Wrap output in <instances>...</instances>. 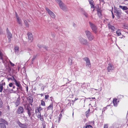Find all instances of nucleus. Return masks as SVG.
I'll list each match as a JSON object with an SVG mask.
<instances>
[{
	"instance_id": "f257e3e1",
	"label": "nucleus",
	"mask_w": 128,
	"mask_h": 128,
	"mask_svg": "<svg viewBox=\"0 0 128 128\" xmlns=\"http://www.w3.org/2000/svg\"><path fill=\"white\" fill-rule=\"evenodd\" d=\"M85 32L87 38L90 41L92 40L94 38L93 34L90 31L88 30L85 31Z\"/></svg>"
},
{
	"instance_id": "f03ea898",
	"label": "nucleus",
	"mask_w": 128,
	"mask_h": 128,
	"mask_svg": "<svg viewBox=\"0 0 128 128\" xmlns=\"http://www.w3.org/2000/svg\"><path fill=\"white\" fill-rule=\"evenodd\" d=\"M89 23L90 26L93 31L95 33H96L97 31L96 26L94 24H93L90 22H89Z\"/></svg>"
},
{
	"instance_id": "7ed1b4c3",
	"label": "nucleus",
	"mask_w": 128,
	"mask_h": 128,
	"mask_svg": "<svg viewBox=\"0 0 128 128\" xmlns=\"http://www.w3.org/2000/svg\"><path fill=\"white\" fill-rule=\"evenodd\" d=\"M83 60L86 62V65L87 67L90 68L91 67L90 60L88 57H85L83 58Z\"/></svg>"
},
{
	"instance_id": "20e7f679",
	"label": "nucleus",
	"mask_w": 128,
	"mask_h": 128,
	"mask_svg": "<svg viewBox=\"0 0 128 128\" xmlns=\"http://www.w3.org/2000/svg\"><path fill=\"white\" fill-rule=\"evenodd\" d=\"M26 110H27V112L28 114V115L29 116V117L31 119L32 118V116H31V114L32 113H33L32 114V116H33L34 114V112H31V111L32 110V108L30 107L28 108L27 107L26 108Z\"/></svg>"
},
{
	"instance_id": "39448f33",
	"label": "nucleus",
	"mask_w": 128,
	"mask_h": 128,
	"mask_svg": "<svg viewBox=\"0 0 128 128\" xmlns=\"http://www.w3.org/2000/svg\"><path fill=\"white\" fill-rule=\"evenodd\" d=\"M59 6L60 8L63 11H66L68 10V9L66 6L62 2L60 3Z\"/></svg>"
},
{
	"instance_id": "423d86ee",
	"label": "nucleus",
	"mask_w": 128,
	"mask_h": 128,
	"mask_svg": "<svg viewBox=\"0 0 128 128\" xmlns=\"http://www.w3.org/2000/svg\"><path fill=\"white\" fill-rule=\"evenodd\" d=\"M80 42L82 44L86 45L88 42L87 40L81 37H79L78 38Z\"/></svg>"
},
{
	"instance_id": "0eeeda50",
	"label": "nucleus",
	"mask_w": 128,
	"mask_h": 128,
	"mask_svg": "<svg viewBox=\"0 0 128 128\" xmlns=\"http://www.w3.org/2000/svg\"><path fill=\"white\" fill-rule=\"evenodd\" d=\"M46 8V11L50 16L52 18H55L56 16L48 8Z\"/></svg>"
},
{
	"instance_id": "6e6552de",
	"label": "nucleus",
	"mask_w": 128,
	"mask_h": 128,
	"mask_svg": "<svg viewBox=\"0 0 128 128\" xmlns=\"http://www.w3.org/2000/svg\"><path fill=\"white\" fill-rule=\"evenodd\" d=\"M6 32L8 42H10L11 40V38H12V35L10 32L8 28L6 29Z\"/></svg>"
},
{
	"instance_id": "1a4fd4ad",
	"label": "nucleus",
	"mask_w": 128,
	"mask_h": 128,
	"mask_svg": "<svg viewBox=\"0 0 128 128\" xmlns=\"http://www.w3.org/2000/svg\"><path fill=\"white\" fill-rule=\"evenodd\" d=\"M24 112V109L21 106H19L16 111V112L18 114L22 113Z\"/></svg>"
},
{
	"instance_id": "9d476101",
	"label": "nucleus",
	"mask_w": 128,
	"mask_h": 128,
	"mask_svg": "<svg viewBox=\"0 0 128 128\" xmlns=\"http://www.w3.org/2000/svg\"><path fill=\"white\" fill-rule=\"evenodd\" d=\"M11 73L8 76L7 79L8 81L11 80L12 81H14V82L15 80H16L14 78V76L12 75V74L13 72H10Z\"/></svg>"
},
{
	"instance_id": "9b49d317",
	"label": "nucleus",
	"mask_w": 128,
	"mask_h": 128,
	"mask_svg": "<svg viewBox=\"0 0 128 128\" xmlns=\"http://www.w3.org/2000/svg\"><path fill=\"white\" fill-rule=\"evenodd\" d=\"M14 82H15L16 85L18 86L17 90L21 89L22 88V86L20 84V82L19 81H18L16 80H15Z\"/></svg>"
},
{
	"instance_id": "f8f14e48",
	"label": "nucleus",
	"mask_w": 128,
	"mask_h": 128,
	"mask_svg": "<svg viewBox=\"0 0 128 128\" xmlns=\"http://www.w3.org/2000/svg\"><path fill=\"white\" fill-rule=\"evenodd\" d=\"M114 12L116 14L117 16L119 18L122 12L120 10H116L114 9Z\"/></svg>"
},
{
	"instance_id": "ddd939ff",
	"label": "nucleus",
	"mask_w": 128,
	"mask_h": 128,
	"mask_svg": "<svg viewBox=\"0 0 128 128\" xmlns=\"http://www.w3.org/2000/svg\"><path fill=\"white\" fill-rule=\"evenodd\" d=\"M28 37V39L30 42H32L33 40V38L32 33L28 32L27 34Z\"/></svg>"
},
{
	"instance_id": "4468645a",
	"label": "nucleus",
	"mask_w": 128,
	"mask_h": 128,
	"mask_svg": "<svg viewBox=\"0 0 128 128\" xmlns=\"http://www.w3.org/2000/svg\"><path fill=\"white\" fill-rule=\"evenodd\" d=\"M97 12V14L99 18H101L102 17V10L100 8H98L96 10Z\"/></svg>"
},
{
	"instance_id": "2eb2a0df",
	"label": "nucleus",
	"mask_w": 128,
	"mask_h": 128,
	"mask_svg": "<svg viewBox=\"0 0 128 128\" xmlns=\"http://www.w3.org/2000/svg\"><path fill=\"white\" fill-rule=\"evenodd\" d=\"M119 102L118 100L116 98H114L112 100V102L114 106H117Z\"/></svg>"
},
{
	"instance_id": "dca6fc26",
	"label": "nucleus",
	"mask_w": 128,
	"mask_h": 128,
	"mask_svg": "<svg viewBox=\"0 0 128 128\" xmlns=\"http://www.w3.org/2000/svg\"><path fill=\"white\" fill-rule=\"evenodd\" d=\"M108 67V72H110L112 70L114 69V68L112 65L110 64H109Z\"/></svg>"
},
{
	"instance_id": "f3484780",
	"label": "nucleus",
	"mask_w": 128,
	"mask_h": 128,
	"mask_svg": "<svg viewBox=\"0 0 128 128\" xmlns=\"http://www.w3.org/2000/svg\"><path fill=\"white\" fill-rule=\"evenodd\" d=\"M42 110V108L40 106L35 108V112H41V111Z\"/></svg>"
},
{
	"instance_id": "a211bd4d",
	"label": "nucleus",
	"mask_w": 128,
	"mask_h": 128,
	"mask_svg": "<svg viewBox=\"0 0 128 128\" xmlns=\"http://www.w3.org/2000/svg\"><path fill=\"white\" fill-rule=\"evenodd\" d=\"M88 0L90 4V5L91 8H95L94 1L92 0Z\"/></svg>"
},
{
	"instance_id": "6ab92c4d",
	"label": "nucleus",
	"mask_w": 128,
	"mask_h": 128,
	"mask_svg": "<svg viewBox=\"0 0 128 128\" xmlns=\"http://www.w3.org/2000/svg\"><path fill=\"white\" fill-rule=\"evenodd\" d=\"M18 124L19 126L22 128H27V126L25 124H22L19 122Z\"/></svg>"
},
{
	"instance_id": "aec40b11",
	"label": "nucleus",
	"mask_w": 128,
	"mask_h": 128,
	"mask_svg": "<svg viewBox=\"0 0 128 128\" xmlns=\"http://www.w3.org/2000/svg\"><path fill=\"white\" fill-rule=\"evenodd\" d=\"M108 26L109 28V29H110L111 30H112V31H114L115 28L114 26L110 24H108Z\"/></svg>"
},
{
	"instance_id": "412c9836",
	"label": "nucleus",
	"mask_w": 128,
	"mask_h": 128,
	"mask_svg": "<svg viewBox=\"0 0 128 128\" xmlns=\"http://www.w3.org/2000/svg\"><path fill=\"white\" fill-rule=\"evenodd\" d=\"M20 98H18L15 102V104L16 106H18L20 103Z\"/></svg>"
},
{
	"instance_id": "4be33fe9",
	"label": "nucleus",
	"mask_w": 128,
	"mask_h": 128,
	"mask_svg": "<svg viewBox=\"0 0 128 128\" xmlns=\"http://www.w3.org/2000/svg\"><path fill=\"white\" fill-rule=\"evenodd\" d=\"M53 109V105L52 103L50 104L47 108V110H52Z\"/></svg>"
},
{
	"instance_id": "5701e85b",
	"label": "nucleus",
	"mask_w": 128,
	"mask_h": 128,
	"mask_svg": "<svg viewBox=\"0 0 128 128\" xmlns=\"http://www.w3.org/2000/svg\"><path fill=\"white\" fill-rule=\"evenodd\" d=\"M16 19L17 22L19 24L22 25V22L20 19L19 18V17L17 16V18H16Z\"/></svg>"
},
{
	"instance_id": "b1692460",
	"label": "nucleus",
	"mask_w": 128,
	"mask_h": 128,
	"mask_svg": "<svg viewBox=\"0 0 128 128\" xmlns=\"http://www.w3.org/2000/svg\"><path fill=\"white\" fill-rule=\"evenodd\" d=\"M119 7L120 8H121L124 10H127L128 9V8L126 6H120Z\"/></svg>"
},
{
	"instance_id": "393cba45",
	"label": "nucleus",
	"mask_w": 128,
	"mask_h": 128,
	"mask_svg": "<svg viewBox=\"0 0 128 128\" xmlns=\"http://www.w3.org/2000/svg\"><path fill=\"white\" fill-rule=\"evenodd\" d=\"M35 113L36 115L38 118L40 117L41 116V112H35Z\"/></svg>"
},
{
	"instance_id": "a878e982",
	"label": "nucleus",
	"mask_w": 128,
	"mask_h": 128,
	"mask_svg": "<svg viewBox=\"0 0 128 128\" xmlns=\"http://www.w3.org/2000/svg\"><path fill=\"white\" fill-rule=\"evenodd\" d=\"M27 100H28L30 103H31V104L32 105L31 103L33 102V99L31 98H27Z\"/></svg>"
},
{
	"instance_id": "bb28decb",
	"label": "nucleus",
	"mask_w": 128,
	"mask_h": 128,
	"mask_svg": "<svg viewBox=\"0 0 128 128\" xmlns=\"http://www.w3.org/2000/svg\"><path fill=\"white\" fill-rule=\"evenodd\" d=\"M0 122H2L1 123L4 124H7V122L6 121H5L4 120L1 118L0 120Z\"/></svg>"
},
{
	"instance_id": "cd10ccee",
	"label": "nucleus",
	"mask_w": 128,
	"mask_h": 128,
	"mask_svg": "<svg viewBox=\"0 0 128 128\" xmlns=\"http://www.w3.org/2000/svg\"><path fill=\"white\" fill-rule=\"evenodd\" d=\"M6 126L4 124L0 123V128H6Z\"/></svg>"
},
{
	"instance_id": "c85d7f7f",
	"label": "nucleus",
	"mask_w": 128,
	"mask_h": 128,
	"mask_svg": "<svg viewBox=\"0 0 128 128\" xmlns=\"http://www.w3.org/2000/svg\"><path fill=\"white\" fill-rule=\"evenodd\" d=\"M90 112V109H89L88 111L86 112V117H88L89 116Z\"/></svg>"
},
{
	"instance_id": "c756f323",
	"label": "nucleus",
	"mask_w": 128,
	"mask_h": 128,
	"mask_svg": "<svg viewBox=\"0 0 128 128\" xmlns=\"http://www.w3.org/2000/svg\"><path fill=\"white\" fill-rule=\"evenodd\" d=\"M3 84L2 83H0V92L2 91L3 88Z\"/></svg>"
},
{
	"instance_id": "7c9ffc66",
	"label": "nucleus",
	"mask_w": 128,
	"mask_h": 128,
	"mask_svg": "<svg viewBox=\"0 0 128 128\" xmlns=\"http://www.w3.org/2000/svg\"><path fill=\"white\" fill-rule=\"evenodd\" d=\"M110 108V106L109 105H107L106 107H104L103 108V110H102V111L103 112V111H104L105 110H106L108 108Z\"/></svg>"
},
{
	"instance_id": "2f4dec72",
	"label": "nucleus",
	"mask_w": 128,
	"mask_h": 128,
	"mask_svg": "<svg viewBox=\"0 0 128 128\" xmlns=\"http://www.w3.org/2000/svg\"><path fill=\"white\" fill-rule=\"evenodd\" d=\"M36 56H37V55H34L33 56V58L31 62V63H32V64H33L34 61V60L36 58Z\"/></svg>"
},
{
	"instance_id": "473e14b6",
	"label": "nucleus",
	"mask_w": 128,
	"mask_h": 128,
	"mask_svg": "<svg viewBox=\"0 0 128 128\" xmlns=\"http://www.w3.org/2000/svg\"><path fill=\"white\" fill-rule=\"evenodd\" d=\"M72 59H70V58H69V59L68 60V64L70 65H72Z\"/></svg>"
},
{
	"instance_id": "72a5a7b5",
	"label": "nucleus",
	"mask_w": 128,
	"mask_h": 128,
	"mask_svg": "<svg viewBox=\"0 0 128 128\" xmlns=\"http://www.w3.org/2000/svg\"><path fill=\"white\" fill-rule=\"evenodd\" d=\"M38 118H40V120L42 122H44V120L43 116H41L40 117H39Z\"/></svg>"
},
{
	"instance_id": "f704fd0d",
	"label": "nucleus",
	"mask_w": 128,
	"mask_h": 128,
	"mask_svg": "<svg viewBox=\"0 0 128 128\" xmlns=\"http://www.w3.org/2000/svg\"><path fill=\"white\" fill-rule=\"evenodd\" d=\"M83 14L86 17H88V14L86 12H84L83 13Z\"/></svg>"
},
{
	"instance_id": "c9c22d12",
	"label": "nucleus",
	"mask_w": 128,
	"mask_h": 128,
	"mask_svg": "<svg viewBox=\"0 0 128 128\" xmlns=\"http://www.w3.org/2000/svg\"><path fill=\"white\" fill-rule=\"evenodd\" d=\"M41 105L42 106H45V104L43 100H42L41 101Z\"/></svg>"
},
{
	"instance_id": "e433bc0d",
	"label": "nucleus",
	"mask_w": 128,
	"mask_h": 128,
	"mask_svg": "<svg viewBox=\"0 0 128 128\" xmlns=\"http://www.w3.org/2000/svg\"><path fill=\"white\" fill-rule=\"evenodd\" d=\"M3 104V102L1 98H0V108L2 107Z\"/></svg>"
},
{
	"instance_id": "4c0bfd02",
	"label": "nucleus",
	"mask_w": 128,
	"mask_h": 128,
	"mask_svg": "<svg viewBox=\"0 0 128 128\" xmlns=\"http://www.w3.org/2000/svg\"><path fill=\"white\" fill-rule=\"evenodd\" d=\"M24 22L25 23V25L27 27H28L29 26V24L27 22V21L26 20H24Z\"/></svg>"
},
{
	"instance_id": "58836bf2",
	"label": "nucleus",
	"mask_w": 128,
	"mask_h": 128,
	"mask_svg": "<svg viewBox=\"0 0 128 128\" xmlns=\"http://www.w3.org/2000/svg\"><path fill=\"white\" fill-rule=\"evenodd\" d=\"M85 128H93L92 126L90 125H87L86 126Z\"/></svg>"
},
{
	"instance_id": "ea45409f",
	"label": "nucleus",
	"mask_w": 128,
	"mask_h": 128,
	"mask_svg": "<svg viewBox=\"0 0 128 128\" xmlns=\"http://www.w3.org/2000/svg\"><path fill=\"white\" fill-rule=\"evenodd\" d=\"M14 84L13 83L11 82V83H10L9 84L8 86H9V87H12L13 86Z\"/></svg>"
},
{
	"instance_id": "a19ab883",
	"label": "nucleus",
	"mask_w": 128,
	"mask_h": 128,
	"mask_svg": "<svg viewBox=\"0 0 128 128\" xmlns=\"http://www.w3.org/2000/svg\"><path fill=\"white\" fill-rule=\"evenodd\" d=\"M49 97V96L48 94L46 95L45 96V99L47 100L48 99Z\"/></svg>"
},
{
	"instance_id": "79ce46f5",
	"label": "nucleus",
	"mask_w": 128,
	"mask_h": 128,
	"mask_svg": "<svg viewBox=\"0 0 128 128\" xmlns=\"http://www.w3.org/2000/svg\"><path fill=\"white\" fill-rule=\"evenodd\" d=\"M55 0L57 2L58 4L59 5L60 3H62V2L61 0Z\"/></svg>"
},
{
	"instance_id": "37998d69",
	"label": "nucleus",
	"mask_w": 128,
	"mask_h": 128,
	"mask_svg": "<svg viewBox=\"0 0 128 128\" xmlns=\"http://www.w3.org/2000/svg\"><path fill=\"white\" fill-rule=\"evenodd\" d=\"M43 48L45 49L46 50H47L48 49V48L46 46L44 45L43 46Z\"/></svg>"
},
{
	"instance_id": "c03bdc74",
	"label": "nucleus",
	"mask_w": 128,
	"mask_h": 128,
	"mask_svg": "<svg viewBox=\"0 0 128 128\" xmlns=\"http://www.w3.org/2000/svg\"><path fill=\"white\" fill-rule=\"evenodd\" d=\"M44 45H41L40 44H38V46L39 48H43Z\"/></svg>"
},
{
	"instance_id": "a18cd8bd",
	"label": "nucleus",
	"mask_w": 128,
	"mask_h": 128,
	"mask_svg": "<svg viewBox=\"0 0 128 128\" xmlns=\"http://www.w3.org/2000/svg\"><path fill=\"white\" fill-rule=\"evenodd\" d=\"M19 48L18 47H15L14 48L16 52L17 51L18 52V50Z\"/></svg>"
},
{
	"instance_id": "49530a36",
	"label": "nucleus",
	"mask_w": 128,
	"mask_h": 128,
	"mask_svg": "<svg viewBox=\"0 0 128 128\" xmlns=\"http://www.w3.org/2000/svg\"><path fill=\"white\" fill-rule=\"evenodd\" d=\"M104 128H108V124H104Z\"/></svg>"
},
{
	"instance_id": "de8ad7c7",
	"label": "nucleus",
	"mask_w": 128,
	"mask_h": 128,
	"mask_svg": "<svg viewBox=\"0 0 128 128\" xmlns=\"http://www.w3.org/2000/svg\"><path fill=\"white\" fill-rule=\"evenodd\" d=\"M52 37L53 38H54L55 37L56 35H55V33H52Z\"/></svg>"
},
{
	"instance_id": "09e8293b",
	"label": "nucleus",
	"mask_w": 128,
	"mask_h": 128,
	"mask_svg": "<svg viewBox=\"0 0 128 128\" xmlns=\"http://www.w3.org/2000/svg\"><path fill=\"white\" fill-rule=\"evenodd\" d=\"M73 26L74 27L76 28V24L73 23Z\"/></svg>"
},
{
	"instance_id": "8fccbe9b",
	"label": "nucleus",
	"mask_w": 128,
	"mask_h": 128,
	"mask_svg": "<svg viewBox=\"0 0 128 128\" xmlns=\"http://www.w3.org/2000/svg\"><path fill=\"white\" fill-rule=\"evenodd\" d=\"M116 34L118 36H120L121 35V33L120 32H116Z\"/></svg>"
},
{
	"instance_id": "3c124183",
	"label": "nucleus",
	"mask_w": 128,
	"mask_h": 128,
	"mask_svg": "<svg viewBox=\"0 0 128 128\" xmlns=\"http://www.w3.org/2000/svg\"><path fill=\"white\" fill-rule=\"evenodd\" d=\"M43 128H46V125L45 124H42Z\"/></svg>"
},
{
	"instance_id": "603ef678",
	"label": "nucleus",
	"mask_w": 128,
	"mask_h": 128,
	"mask_svg": "<svg viewBox=\"0 0 128 128\" xmlns=\"http://www.w3.org/2000/svg\"><path fill=\"white\" fill-rule=\"evenodd\" d=\"M15 13H16V18H17V16H18H18L17 15V13L16 12Z\"/></svg>"
},
{
	"instance_id": "864d4df0",
	"label": "nucleus",
	"mask_w": 128,
	"mask_h": 128,
	"mask_svg": "<svg viewBox=\"0 0 128 128\" xmlns=\"http://www.w3.org/2000/svg\"><path fill=\"white\" fill-rule=\"evenodd\" d=\"M10 64L12 66H14V64H13L12 63H11Z\"/></svg>"
},
{
	"instance_id": "5fc2aeb1",
	"label": "nucleus",
	"mask_w": 128,
	"mask_h": 128,
	"mask_svg": "<svg viewBox=\"0 0 128 128\" xmlns=\"http://www.w3.org/2000/svg\"><path fill=\"white\" fill-rule=\"evenodd\" d=\"M116 32H120V30H118L116 31Z\"/></svg>"
},
{
	"instance_id": "6e6d98bb",
	"label": "nucleus",
	"mask_w": 128,
	"mask_h": 128,
	"mask_svg": "<svg viewBox=\"0 0 128 128\" xmlns=\"http://www.w3.org/2000/svg\"><path fill=\"white\" fill-rule=\"evenodd\" d=\"M78 99L77 98H75V99H74V101H76V100H78Z\"/></svg>"
},
{
	"instance_id": "4d7b16f0",
	"label": "nucleus",
	"mask_w": 128,
	"mask_h": 128,
	"mask_svg": "<svg viewBox=\"0 0 128 128\" xmlns=\"http://www.w3.org/2000/svg\"><path fill=\"white\" fill-rule=\"evenodd\" d=\"M38 94L40 95L41 96H43V94Z\"/></svg>"
},
{
	"instance_id": "13d9d810",
	"label": "nucleus",
	"mask_w": 128,
	"mask_h": 128,
	"mask_svg": "<svg viewBox=\"0 0 128 128\" xmlns=\"http://www.w3.org/2000/svg\"><path fill=\"white\" fill-rule=\"evenodd\" d=\"M26 91L27 92H28V86L26 87Z\"/></svg>"
},
{
	"instance_id": "bf43d9fd",
	"label": "nucleus",
	"mask_w": 128,
	"mask_h": 128,
	"mask_svg": "<svg viewBox=\"0 0 128 128\" xmlns=\"http://www.w3.org/2000/svg\"><path fill=\"white\" fill-rule=\"evenodd\" d=\"M12 87V88L13 89H14L15 88V86H14V85H13V86Z\"/></svg>"
},
{
	"instance_id": "052dcab7",
	"label": "nucleus",
	"mask_w": 128,
	"mask_h": 128,
	"mask_svg": "<svg viewBox=\"0 0 128 128\" xmlns=\"http://www.w3.org/2000/svg\"><path fill=\"white\" fill-rule=\"evenodd\" d=\"M91 98H92V99H95V98L94 97V98H88L90 99Z\"/></svg>"
},
{
	"instance_id": "680f3d73",
	"label": "nucleus",
	"mask_w": 128,
	"mask_h": 128,
	"mask_svg": "<svg viewBox=\"0 0 128 128\" xmlns=\"http://www.w3.org/2000/svg\"><path fill=\"white\" fill-rule=\"evenodd\" d=\"M59 116H60V117H62V113H60V114Z\"/></svg>"
},
{
	"instance_id": "e2e57ef3",
	"label": "nucleus",
	"mask_w": 128,
	"mask_h": 128,
	"mask_svg": "<svg viewBox=\"0 0 128 128\" xmlns=\"http://www.w3.org/2000/svg\"><path fill=\"white\" fill-rule=\"evenodd\" d=\"M112 18H114V14H113V15H112Z\"/></svg>"
},
{
	"instance_id": "0e129e2a",
	"label": "nucleus",
	"mask_w": 128,
	"mask_h": 128,
	"mask_svg": "<svg viewBox=\"0 0 128 128\" xmlns=\"http://www.w3.org/2000/svg\"><path fill=\"white\" fill-rule=\"evenodd\" d=\"M125 12L127 14H128V10L126 11Z\"/></svg>"
},
{
	"instance_id": "69168bd1",
	"label": "nucleus",
	"mask_w": 128,
	"mask_h": 128,
	"mask_svg": "<svg viewBox=\"0 0 128 128\" xmlns=\"http://www.w3.org/2000/svg\"><path fill=\"white\" fill-rule=\"evenodd\" d=\"M2 114V112L1 111H0V116Z\"/></svg>"
},
{
	"instance_id": "338daca9",
	"label": "nucleus",
	"mask_w": 128,
	"mask_h": 128,
	"mask_svg": "<svg viewBox=\"0 0 128 128\" xmlns=\"http://www.w3.org/2000/svg\"><path fill=\"white\" fill-rule=\"evenodd\" d=\"M96 8V9H97H97H98V8H99V6H98V7H97Z\"/></svg>"
},
{
	"instance_id": "774afa93",
	"label": "nucleus",
	"mask_w": 128,
	"mask_h": 128,
	"mask_svg": "<svg viewBox=\"0 0 128 128\" xmlns=\"http://www.w3.org/2000/svg\"><path fill=\"white\" fill-rule=\"evenodd\" d=\"M64 111V110L62 109V110L61 111V113H62V112H63Z\"/></svg>"
}]
</instances>
